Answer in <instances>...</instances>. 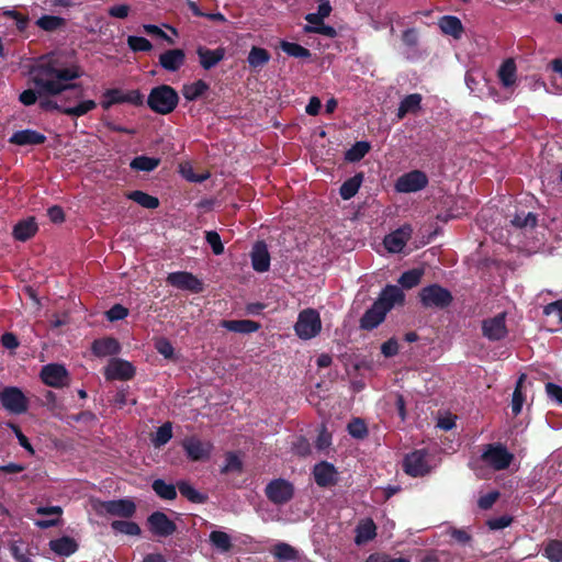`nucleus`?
<instances>
[{"instance_id": "nucleus-10", "label": "nucleus", "mask_w": 562, "mask_h": 562, "mask_svg": "<svg viewBox=\"0 0 562 562\" xmlns=\"http://www.w3.org/2000/svg\"><path fill=\"white\" fill-rule=\"evenodd\" d=\"M182 448L191 461H204L210 458L213 445L196 436H191L182 440Z\"/></svg>"}, {"instance_id": "nucleus-35", "label": "nucleus", "mask_w": 562, "mask_h": 562, "mask_svg": "<svg viewBox=\"0 0 562 562\" xmlns=\"http://www.w3.org/2000/svg\"><path fill=\"white\" fill-rule=\"evenodd\" d=\"M37 231L36 223L33 218L21 221L14 226L13 235L15 239L25 241L31 238Z\"/></svg>"}, {"instance_id": "nucleus-32", "label": "nucleus", "mask_w": 562, "mask_h": 562, "mask_svg": "<svg viewBox=\"0 0 562 562\" xmlns=\"http://www.w3.org/2000/svg\"><path fill=\"white\" fill-rule=\"evenodd\" d=\"M49 548L54 553L58 555L69 557L77 551L78 544L70 537H61L50 540Z\"/></svg>"}, {"instance_id": "nucleus-19", "label": "nucleus", "mask_w": 562, "mask_h": 562, "mask_svg": "<svg viewBox=\"0 0 562 562\" xmlns=\"http://www.w3.org/2000/svg\"><path fill=\"white\" fill-rule=\"evenodd\" d=\"M483 335L490 340H499L507 334L505 324V315L498 314L494 317L485 319L482 324Z\"/></svg>"}, {"instance_id": "nucleus-31", "label": "nucleus", "mask_w": 562, "mask_h": 562, "mask_svg": "<svg viewBox=\"0 0 562 562\" xmlns=\"http://www.w3.org/2000/svg\"><path fill=\"white\" fill-rule=\"evenodd\" d=\"M221 326L229 331L250 334L260 328V324L250 319L223 321Z\"/></svg>"}, {"instance_id": "nucleus-57", "label": "nucleus", "mask_w": 562, "mask_h": 562, "mask_svg": "<svg viewBox=\"0 0 562 562\" xmlns=\"http://www.w3.org/2000/svg\"><path fill=\"white\" fill-rule=\"evenodd\" d=\"M331 12V7L328 1L322 0V3L318 5L317 12L308 13L305 15L306 22H315L318 19H326L329 16Z\"/></svg>"}, {"instance_id": "nucleus-37", "label": "nucleus", "mask_w": 562, "mask_h": 562, "mask_svg": "<svg viewBox=\"0 0 562 562\" xmlns=\"http://www.w3.org/2000/svg\"><path fill=\"white\" fill-rule=\"evenodd\" d=\"M305 33H316L324 35L329 38H334L337 35L336 30L324 23V20L318 19L315 22H307V24L303 27Z\"/></svg>"}, {"instance_id": "nucleus-58", "label": "nucleus", "mask_w": 562, "mask_h": 562, "mask_svg": "<svg viewBox=\"0 0 562 562\" xmlns=\"http://www.w3.org/2000/svg\"><path fill=\"white\" fill-rule=\"evenodd\" d=\"M155 348L166 359H171L173 357L175 349H173L171 342L166 338H162V337L158 338L155 341Z\"/></svg>"}, {"instance_id": "nucleus-43", "label": "nucleus", "mask_w": 562, "mask_h": 562, "mask_svg": "<svg viewBox=\"0 0 562 562\" xmlns=\"http://www.w3.org/2000/svg\"><path fill=\"white\" fill-rule=\"evenodd\" d=\"M370 148L371 146L368 142H357L347 150L345 158L351 162L359 161L369 153Z\"/></svg>"}, {"instance_id": "nucleus-59", "label": "nucleus", "mask_w": 562, "mask_h": 562, "mask_svg": "<svg viewBox=\"0 0 562 562\" xmlns=\"http://www.w3.org/2000/svg\"><path fill=\"white\" fill-rule=\"evenodd\" d=\"M513 225L517 227H533L537 223V217L533 213L529 212L527 214L520 215L517 214L512 221Z\"/></svg>"}, {"instance_id": "nucleus-18", "label": "nucleus", "mask_w": 562, "mask_h": 562, "mask_svg": "<svg viewBox=\"0 0 562 562\" xmlns=\"http://www.w3.org/2000/svg\"><path fill=\"white\" fill-rule=\"evenodd\" d=\"M149 530L158 537H168L176 531V525L167 515L156 512L148 517Z\"/></svg>"}, {"instance_id": "nucleus-34", "label": "nucleus", "mask_w": 562, "mask_h": 562, "mask_svg": "<svg viewBox=\"0 0 562 562\" xmlns=\"http://www.w3.org/2000/svg\"><path fill=\"white\" fill-rule=\"evenodd\" d=\"M376 527L372 519H364L359 522L356 529V543L362 544L372 540L376 532Z\"/></svg>"}, {"instance_id": "nucleus-50", "label": "nucleus", "mask_w": 562, "mask_h": 562, "mask_svg": "<svg viewBox=\"0 0 562 562\" xmlns=\"http://www.w3.org/2000/svg\"><path fill=\"white\" fill-rule=\"evenodd\" d=\"M424 271L422 269H412L404 272L398 279V283L406 289H411L420 282Z\"/></svg>"}, {"instance_id": "nucleus-39", "label": "nucleus", "mask_w": 562, "mask_h": 562, "mask_svg": "<svg viewBox=\"0 0 562 562\" xmlns=\"http://www.w3.org/2000/svg\"><path fill=\"white\" fill-rule=\"evenodd\" d=\"M160 164L159 158L155 157H147V156H137L135 157L130 166L134 170L138 171H153L156 169Z\"/></svg>"}, {"instance_id": "nucleus-12", "label": "nucleus", "mask_w": 562, "mask_h": 562, "mask_svg": "<svg viewBox=\"0 0 562 562\" xmlns=\"http://www.w3.org/2000/svg\"><path fill=\"white\" fill-rule=\"evenodd\" d=\"M167 283L179 289L192 293L203 291V283L192 273L187 271L171 272L167 277Z\"/></svg>"}, {"instance_id": "nucleus-36", "label": "nucleus", "mask_w": 562, "mask_h": 562, "mask_svg": "<svg viewBox=\"0 0 562 562\" xmlns=\"http://www.w3.org/2000/svg\"><path fill=\"white\" fill-rule=\"evenodd\" d=\"M209 90V85L203 80H196L192 83L184 85L182 94L186 100L194 101Z\"/></svg>"}, {"instance_id": "nucleus-2", "label": "nucleus", "mask_w": 562, "mask_h": 562, "mask_svg": "<svg viewBox=\"0 0 562 562\" xmlns=\"http://www.w3.org/2000/svg\"><path fill=\"white\" fill-rule=\"evenodd\" d=\"M178 101L177 91L170 86L162 85L150 91L147 103L156 113L168 114L175 110Z\"/></svg>"}, {"instance_id": "nucleus-9", "label": "nucleus", "mask_w": 562, "mask_h": 562, "mask_svg": "<svg viewBox=\"0 0 562 562\" xmlns=\"http://www.w3.org/2000/svg\"><path fill=\"white\" fill-rule=\"evenodd\" d=\"M419 296L425 307L443 308L448 306L452 300L450 292L437 284L424 288Z\"/></svg>"}, {"instance_id": "nucleus-52", "label": "nucleus", "mask_w": 562, "mask_h": 562, "mask_svg": "<svg viewBox=\"0 0 562 562\" xmlns=\"http://www.w3.org/2000/svg\"><path fill=\"white\" fill-rule=\"evenodd\" d=\"M273 555L279 560H294L296 558V551L290 544L280 542L274 546L272 550Z\"/></svg>"}, {"instance_id": "nucleus-29", "label": "nucleus", "mask_w": 562, "mask_h": 562, "mask_svg": "<svg viewBox=\"0 0 562 562\" xmlns=\"http://www.w3.org/2000/svg\"><path fill=\"white\" fill-rule=\"evenodd\" d=\"M45 139H46V137L36 131L24 130V131L15 132L11 136L10 142L13 144L20 145V146H24V145H38V144L44 143Z\"/></svg>"}, {"instance_id": "nucleus-30", "label": "nucleus", "mask_w": 562, "mask_h": 562, "mask_svg": "<svg viewBox=\"0 0 562 562\" xmlns=\"http://www.w3.org/2000/svg\"><path fill=\"white\" fill-rule=\"evenodd\" d=\"M121 346L114 338H103L92 344V351L98 357H108L119 353Z\"/></svg>"}, {"instance_id": "nucleus-42", "label": "nucleus", "mask_w": 562, "mask_h": 562, "mask_svg": "<svg viewBox=\"0 0 562 562\" xmlns=\"http://www.w3.org/2000/svg\"><path fill=\"white\" fill-rule=\"evenodd\" d=\"M210 541L222 553L228 552L232 548L231 537L224 531H212Z\"/></svg>"}, {"instance_id": "nucleus-49", "label": "nucleus", "mask_w": 562, "mask_h": 562, "mask_svg": "<svg viewBox=\"0 0 562 562\" xmlns=\"http://www.w3.org/2000/svg\"><path fill=\"white\" fill-rule=\"evenodd\" d=\"M153 490L156 494L164 499H173L177 496L176 487L172 484H168L162 480H156L153 483Z\"/></svg>"}, {"instance_id": "nucleus-3", "label": "nucleus", "mask_w": 562, "mask_h": 562, "mask_svg": "<svg viewBox=\"0 0 562 562\" xmlns=\"http://www.w3.org/2000/svg\"><path fill=\"white\" fill-rule=\"evenodd\" d=\"M322 327L319 313L314 308H305L297 315L294 331L300 339L310 340L319 335Z\"/></svg>"}, {"instance_id": "nucleus-48", "label": "nucleus", "mask_w": 562, "mask_h": 562, "mask_svg": "<svg viewBox=\"0 0 562 562\" xmlns=\"http://www.w3.org/2000/svg\"><path fill=\"white\" fill-rule=\"evenodd\" d=\"M526 375L521 374L517 381L516 389L513 393L512 409L514 415H518L521 412L525 397L522 395L524 381Z\"/></svg>"}, {"instance_id": "nucleus-27", "label": "nucleus", "mask_w": 562, "mask_h": 562, "mask_svg": "<svg viewBox=\"0 0 562 562\" xmlns=\"http://www.w3.org/2000/svg\"><path fill=\"white\" fill-rule=\"evenodd\" d=\"M386 313L387 311L375 302L373 306L370 310H368L362 316L361 327L364 329L375 328L384 321Z\"/></svg>"}, {"instance_id": "nucleus-13", "label": "nucleus", "mask_w": 562, "mask_h": 562, "mask_svg": "<svg viewBox=\"0 0 562 562\" xmlns=\"http://www.w3.org/2000/svg\"><path fill=\"white\" fill-rule=\"evenodd\" d=\"M40 105L44 110H60L63 113L69 116L80 117L88 112L97 108V103L93 100H83L75 105H65L59 108L58 104L52 100H41Z\"/></svg>"}, {"instance_id": "nucleus-14", "label": "nucleus", "mask_w": 562, "mask_h": 562, "mask_svg": "<svg viewBox=\"0 0 562 562\" xmlns=\"http://www.w3.org/2000/svg\"><path fill=\"white\" fill-rule=\"evenodd\" d=\"M41 378L46 385L52 387H63L69 383V375L65 367L55 363L44 366Z\"/></svg>"}, {"instance_id": "nucleus-41", "label": "nucleus", "mask_w": 562, "mask_h": 562, "mask_svg": "<svg viewBox=\"0 0 562 562\" xmlns=\"http://www.w3.org/2000/svg\"><path fill=\"white\" fill-rule=\"evenodd\" d=\"M247 60L252 68L262 67L270 60V54L265 48L254 46L248 54Z\"/></svg>"}, {"instance_id": "nucleus-6", "label": "nucleus", "mask_w": 562, "mask_h": 562, "mask_svg": "<svg viewBox=\"0 0 562 562\" xmlns=\"http://www.w3.org/2000/svg\"><path fill=\"white\" fill-rule=\"evenodd\" d=\"M265 493L271 503L276 505H283L293 498L294 486L288 480L274 479L267 484Z\"/></svg>"}, {"instance_id": "nucleus-23", "label": "nucleus", "mask_w": 562, "mask_h": 562, "mask_svg": "<svg viewBox=\"0 0 562 562\" xmlns=\"http://www.w3.org/2000/svg\"><path fill=\"white\" fill-rule=\"evenodd\" d=\"M314 479L319 486H329L336 482V469L331 463L321 462L314 467Z\"/></svg>"}, {"instance_id": "nucleus-28", "label": "nucleus", "mask_w": 562, "mask_h": 562, "mask_svg": "<svg viewBox=\"0 0 562 562\" xmlns=\"http://www.w3.org/2000/svg\"><path fill=\"white\" fill-rule=\"evenodd\" d=\"M438 26L446 35H450L456 40L462 37L463 25L459 18L454 15H445L438 21Z\"/></svg>"}, {"instance_id": "nucleus-53", "label": "nucleus", "mask_w": 562, "mask_h": 562, "mask_svg": "<svg viewBox=\"0 0 562 562\" xmlns=\"http://www.w3.org/2000/svg\"><path fill=\"white\" fill-rule=\"evenodd\" d=\"M482 80H484V77L479 70H469L465 75V83L468 88L479 95L482 94V89L480 88Z\"/></svg>"}, {"instance_id": "nucleus-46", "label": "nucleus", "mask_w": 562, "mask_h": 562, "mask_svg": "<svg viewBox=\"0 0 562 562\" xmlns=\"http://www.w3.org/2000/svg\"><path fill=\"white\" fill-rule=\"evenodd\" d=\"M111 528L116 532L128 536H138L140 533L139 526L128 520H114L111 522Z\"/></svg>"}, {"instance_id": "nucleus-24", "label": "nucleus", "mask_w": 562, "mask_h": 562, "mask_svg": "<svg viewBox=\"0 0 562 562\" xmlns=\"http://www.w3.org/2000/svg\"><path fill=\"white\" fill-rule=\"evenodd\" d=\"M36 514L44 516H53V518L38 519L35 521V526L41 529H47L60 524L63 515V508L60 506H42L36 508Z\"/></svg>"}, {"instance_id": "nucleus-16", "label": "nucleus", "mask_w": 562, "mask_h": 562, "mask_svg": "<svg viewBox=\"0 0 562 562\" xmlns=\"http://www.w3.org/2000/svg\"><path fill=\"white\" fill-rule=\"evenodd\" d=\"M413 229L404 225L384 237L383 244L389 252L397 254L403 250L412 236Z\"/></svg>"}, {"instance_id": "nucleus-47", "label": "nucleus", "mask_w": 562, "mask_h": 562, "mask_svg": "<svg viewBox=\"0 0 562 562\" xmlns=\"http://www.w3.org/2000/svg\"><path fill=\"white\" fill-rule=\"evenodd\" d=\"M280 47L289 56H292L295 58H308L311 56V53L307 48H305L296 43L281 41Z\"/></svg>"}, {"instance_id": "nucleus-15", "label": "nucleus", "mask_w": 562, "mask_h": 562, "mask_svg": "<svg viewBox=\"0 0 562 562\" xmlns=\"http://www.w3.org/2000/svg\"><path fill=\"white\" fill-rule=\"evenodd\" d=\"M104 374L108 380H130L135 374V368L126 360L114 358L110 360Z\"/></svg>"}, {"instance_id": "nucleus-26", "label": "nucleus", "mask_w": 562, "mask_h": 562, "mask_svg": "<svg viewBox=\"0 0 562 562\" xmlns=\"http://www.w3.org/2000/svg\"><path fill=\"white\" fill-rule=\"evenodd\" d=\"M251 265L258 272H265L270 267V256L263 243H257L251 251Z\"/></svg>"}, {"instance_id": "nucleus-51", "label": "nucleus", "mask_w": 562, "mask_h": 562, "mask_svg": "<svg viewBox=\"0 0 562 562\" xmlns=\"http://www.w3.org/2000/svg\"><path fill=\"white\" fill-rule=\"evenodd\" d=\"M543 313L548 317H551L554 325L562 326V300L548 304L544 307Z\"/></svg>"}, {"instance_id": "nucleus-25", "label": "nucleus", "mask_w": 562, "mask_h": 562, "mask_svg": "<svg viewBox=\"0 0 562 562\" xmlns=\"http://www.w3.org/2000/svg\"><path fill=\"white\" fill-rule=\"evenodd\" d=\"M201 66L209 70L216 66L225 56L224 48L209 49L200 46L196 49Z\"/></svg>"}, {"instance_id": "nucleus-63", "label": "nucleus", "mask_w": 562, "mask_h": 562, "mask_svg": "<svg viewBox=\"0 0 562 562\" xmlns=\"http://www.w3.org/2000/svg\"><path fill=\"white\" fill-rule=\"evenodd\" d=\"M131 12V7L126 3L114 4L109 8L108 14L115 19H125Z\"/></svg>"}, {"instance_id": "nucleus-21", "label": "nucleus", "mask_w": 562, "mask_h": 562, "mask_svg": "<svg viewBox=\"0 0 562 562\" xmlns=\"http://www.w3.org/2000/svg\"><path fill=\"white\" fill-rule=\"evenodd\" d=\"M502 86L513 91L517 83V67L514 59L508 58L502 63L497 71Z\"/></svg>"}, {"instance_id": "nucleus-55", "label": "nucleus", "mask_w": 562, "mask_h": 562, "mask_svg": "<svg viewBox=\"0 0 562 562\" xmlns=\"http://www.w3.org/2000/svg\"><path fill=\"white\" fill-rule=\"evenodd\" d=\"M178 488L184 497L193 503H203L205 497L187 482H180Z\"/></svg>"}, {"instance_id": "nucleus-1", "label": "nucleus", "mask_w": 562, "mask_h": 562, "mask_svg": "<svg viewBox=\"0 0 562 562\" xmlns=\"http://www.w3.org/2000/svg\"><path fill=\"white\" fill-rule=\"evenodd\" d=\"M85 74L80 65L75 61H65L60 57L50 55L42 57L32 68V80L36 90H25L20 94L24 105H32L41 95H57L78 85L74 81Z\"/></svg>"}, {"instance_id": "nucleus-8", "label": "nucleus", "mask_w": 562, "mask_h": 562, "mask_svg": "<svg viewBox=\"0 0 562 562\" xmlns=\"http://www.w3.org/2000/svg\"><path fill=\"white\" fill-rule=\"evenodd\" d=\"M142 102L143 95L138 90L124 91L122 89H108L102 94L101 105L104 110H108L114 104H140Z\"/></svg>"}, {"instance_id": "nucleus-61", "label": "nucleus", "mask_w": 562, "mask_h": 562, "mask_svg": "<svg viewBox=\"0 0 562 562\" xmlns=\"http://www.w3.org/2000/svg\"><path fill=\"white\" fill-rule=\"evenodd\" d=\"M128 315V310L124 307L121 304L113 305L108 312H106V318L110 322L121 321L124 319Z\"/></svg>"}, {"instance_id": "nucleus-56", "label": "nucleus", "mask_w": 562, "mask_h": 562, "mask_svg": "<svg viewBox=\"0 0 562 562\" xmlns=\"http://www.w3.org/2000/svg\"><path fill=\"white\" fill-rule=\"evenodd\" d=\"M127 44L134 52H149L153 48L151 43L142 36H128Z\"/></svg>"}, {"instance_id": "nucleus-54", "label": "nucleus", "mask_w": 562, "mask_h": 562, "mask_svg": "<svg viewBox=\"0 0 562 562\" xmlns=\"http://www.w3.org/2000/svg\"><path fill=\"white\" fill-rule=\"evenodd\" d=\"M544 555L550 562L562 561V541H550L544 548Z\"/></svg>"}, {"instance_id": "nucleus-62", "label": "nucleus", "mask_w": 562, "mask_h": 562, "mask_svg": "<svg viewBox=\"0 0 562 562\" xmlns=\"http://www.w3.org/2000/svg\"><path fill=\"white\" fill-rule=\"evenodd\" d=\"M348 432L355 438H363L367 435L366 424L360 419H353L348 424Z\"/></svg>"}, {"instance_id": "nucleus-33", "label": "nucleus", "mask_w": 562, "mask_h": 562, "mask_svg": "<svg viewBox=\"0 0 562 562\" xmlns=\"http://www.w3.org/2000/svg\"><path fill=\"white\" fill-rule=\"evenodd\" d=\"M422 95L418 93H412L406 95L400 103L397 110L398 120L404 119L408 113H416L420 109Z\"/></svg>"}, {"instance_id": "nucleus-64", "label": "nucleus", "mask_w": 562, "mask_h": 562, "mask_svg": "<svg viewBox=\"0 0 562 562\" xmlns=\"http://www.w3.org/2000/svg\"><path fill=\"white\" fill-rule=\"evenodd\" d=\"M548 396L559 404H562V387L554 383H548L546 385Z\"/></svg>"}, {"instance_id": "nucleus-38", "label": "nucleus", "mask_w": 562, "mask_h": 562, "mask_svg": "<svg viewBox=\"0 0 562 562\" xmlns=\"http://www.w3.org/2000/svg\"><path fill=\"white\" fill-rule=\"evenodd\" d=\"M126 196L145 209H156L159 206V200L156 196L143 191H132Z\"/></svg>"}, {"instance_id": "nucleus-11", "label": "nucleus", "mask_w": 562, "mask_h": 562, "mask_svg": "<svg viewBox=\"0 0 562 562\" xmlns=\"http://www.w3.org/2000/svg\"><path fill=\"white\" fill-rule=\"evenodd\" d=\"M428 184V178L420 170L402 175L395 182V190L401 193H412L423 190Z\"/></svg>"}, {"instance_id": "nucleus-45", "label": "nucleus", "mask_w": 562, "mask_h": 562, "mask_svg": "<svg viewBox=\"0 0 562 562\" xmlns=\"http://www.w3.org/2000/svg\"><path fill=\"white\" fill-rule=\"evenodd\" d=\"M65 24V20L57 15H43L36 21V25L46 32L58 30Z\"/></svg>"}, {"instance_id": "nucleus-20", "label": "nucleus", "mask_w": 562, "mask_h": 562, "mask_svg": "<svg viewBox=\"0 0 562 562\" xmlns=\"http://www.w3.org/2000/svg\"><path fill=\"white\" fill-rule=\"evenodd\" d=\"M186 61V53L180 48L168 49L159 55V65L167 71L179 70Z\"/></svg>"}, {"instance_id": "nucleus-5", "label": "nucleus", "mask_w": 562, "mask_h": 562, "mask_svg": "<svg viewBox=\"0 0 562 562\" xmlns=\"http://www.w3.org/2000/svg\"><path fill=\"white\" fill-rule=\"evenodd\" d=\"M0 403L5 411L16 415L25 413L29 407L27 397L16 386H5L0 391Z\"/></svg>"}, {"instance_id": "nucleus-22", "label": "nucleus", "mask_w": 562, "mask_h": 562, "mask_svg": "<svg viewBox=\"0 0 562 562\" xmlns=\"http://www.w3.org/2000/svg\"><path fill=\"white\" fill-rule=\"evenodd\" d=\"M404 302V293L396 285H387L381 292L376 303H379L383 308L387 312L393 308L396 304H402Z\"/></svg>"}, {"instance_id": "nucleus-4", "label": "nucleus", "mask_w": 562, "mask_h": 562, "mask_svg": "<svg viewBox=\"0 0 562 562\" xmlns=\"http://www.w3.org/2000/svg\"><path fill=\"white\" fill-rule=\"evenodd\" d=\"M513 459V453L499 443L485 446L481 454V461L495 471L507 469Z\"/></svg>"}, {"instance_id": "nucleus-17", "label": "nucleus", "mask_w": 562, "mask_h": 562, "mask_svg": "<svg viewBox=\"0 0 562 562\" xmlns=\"http://www.w3.org/2000/svg\"><path fill=\"white\" fill-rule=\"evenodd\" d=\"M424 450L412 452L405 458L404 468L405 472L412 476H422L429 472L430 467Z\"/></svg>"}, {"instance_id": "nucleus-60", "label": "nucleus", "mask_w": 562, "mask_h": 562, "mask_svg": "<svg viewBox=\"0 0 562 562\" xmlns=\"http://www.w3.org/2000/svg\"><path fill=\"white\" fill-rule=\"evenodd\" d=\"M205 239L207 244L212 247V250L215 255H221L224 251V246L222 244L220 235L214 232L210 231L205 234Z\"/></svg>"}, {"instance_id": "nucleus-44", "label": "nucleus", "mask_w": 562, "mask_h": 562, "mask_svg": "<svg viewBox=\"0 0 562 562\" xmlns=\"http://www.w3.org/2000/svg\"><path fill=\"white\" fill-rule=\"evenodd\" d=\"M172 438L171 423H165L153 435L151 442L156 448L166 445Z\"/></svg>"}, {"instance_id": "nucleus-40", "label": "nucleus", "mask_w": 562, "mask_h": 562, "mask_svg": "<svg viewBox=\"0 0 562 562\" xmlns=\"http://www.w3.org/2000/svg\"><path fill=\"white\" fill-rule=\"evenodd\" d=\"M362 183V175H356L348 179L340 187V195L344 200H349L357 194Z\"/></svg>"}, {"instance_id": "nucleus-7", "label": "nucleus", "mask_w": 562, "mask_h": 562, "mask_svg": "<svg viewBox=\"0 0 562 562\" xmlns=\"http://www.w3.org/2000/svg\"><path fill=\"white\" fill-rule=\"evenodd\" d=\"M99 514H108L121 518H131L136 512L135 503L130 498L99 502L94 505Z\"/></svg>"}]
</instances>
